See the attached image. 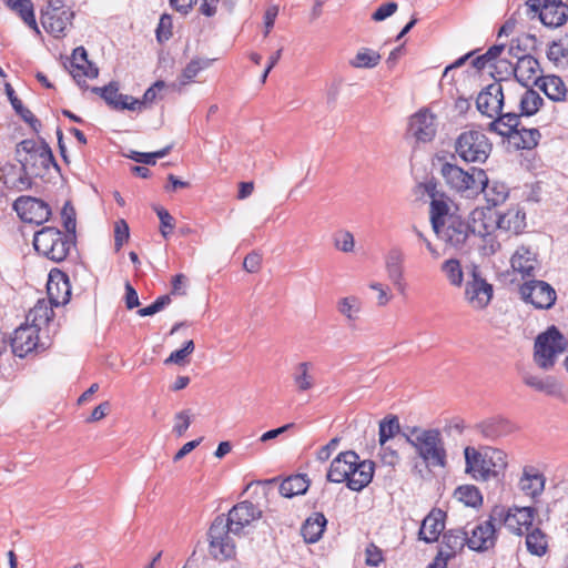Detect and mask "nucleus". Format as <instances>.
I'll use <instances>...</instances> for the list:
<instances>
[{
  "label": "nucleus",
  "mask_w": 568,
  "mask_h": 568,
  "mask_svg": "<svg viewBox=\"0 0 568 568\" xmlns=\"http://www.w3.org/2000/svg\"><path fill=\"white\" fill-rule=\"evenodd\" d=\"M172 36V18L169 14H162L156 28V39L159 42L169 40Z\"/></svg>",
  "instance_id": "obj_61"
},
{
  "label": "nucleus",
  "mask_w": 568,
  "mask_h": 568,
  "mask_svg": "<svg viewBox=\"0 0 568 568\" xmlns=\"http://www.w3.org/2000/svg\"><path fill=\"white\" fill-rule=\"evenodd\" d=\"M536 85L552 101H564L567 95V89L560 77H542Z\"/></svg>",
  "instance_id": "obj_37"
},
{
  "label": "nucleus",
  "mask_w": 568,
  "mask_h": 568,
  "mask_svg": "<svg viewBox=\"0 0 568 568\" xmlns=\"http://www.w3.org/2000/svg\"><path fill=\"white\" fill-rule=\"evenodd\" d=\"M171 150V146H165L164 149L160 150V151H156V152H150V153H142V152H136V151H133L129 158L132 159L133 161L135 162H139V163H143V164H148V165H153L155 164L156 162V159H161V158H164L165 155L169 154Z\"/></svg>",
  "instance_id": "obj_54"
},
{
  "label": "nucleus",
  "mask_w": 568,
  "mask_h": 568,
  "mask_svg": "<svg viewBox=\"0 0 568 568\" xmlns=\"http://www.w3.org/2000/svg\"><path fill=\"white\" fill-rule=\"evenodd\" d=\"M477 429L485 438L494 440L511 434L515 426L507 418L496 416L479 423Z\"/></svg>",
  "instance_id": "obj_28"
},
{
  "label": "nucleus",
  "mask_w": 568,
  "mask_h": 568,
  "mask_svg": "<svg viewBox=\"0 0 568 568\" xmlns=\"http://www.w3.org/2000/svg\"><path fill=\"white\" fill-rule=\"evenodd\" d=\"M499 65H505V71L514 74L516 80L525 88L529 87L530 83L536 84L542 78L539 61L530 54L519 57L515 65L505 59H500L496 61L494 67L498 68Z\"/></svg>",
  "instance_id": "obj_12"
},
{
  "label": "nucleus",
  "mask_w": 568,
  "mask_h": 568,
  "mask_svg": "<svg viewBox=\"0 0 568 568\" xmlns=\"http://www.w3.org/2000/svg\"><path fill=\"white\" fill-rule=\"evenodd\" d=\"M21 146L29 153L30 159H32L34 155H38L43 166H48L49 163L53 161L52 152L45 143H42L36 148V144L32 141H23L21 142Z\"/></svg>",
  "instance_id": "obj_51"
},
{
  "label": "nucleus",
  "mask_w": 568,
  "mask_h": 568,
  "mask_svg": "<svg viewBox=\"0 0 568 568\" xmlns=\"http://www.w3.org/2000/svg\"><path fill=\"white\" fill-rule=\"evenodd\" d=\"M524 301L537 308H550L556 301L555 290L544 281H529L520 286Z\"/></svg>",
  "instance_id": "obj_18"
},
{
  "label": "nucleus",
  "mask_w": 568,
  "mask_h": 568,
  "mask_svg": "<svg viewBox=\"0 0 568 568\" xmlns=\"http://www.w3.org/2000/svg\"><path fill=\"white\" fill-rule=\"evenodd\" d=\"M369 288L377 292V305L378 306H385L389 303L392 300L390 290L388 286L383 285L378 282H372L369 284Z\"/></svg>",
  "instance_id": "obj_64"
},
{
  "label": "nucleus",
  "mask_w": 568,
  "mask_h": 568,
  "mask_svg": "<svg viewBox=\"0 0 568 568\" xmlns=\"http://www.w3.org/2000/svg\"><path fill=\"white\" fill-rule=\"evenodd\" d=\"M469 531L466 529H450L446 531L443 536V545L442 549L446 550V554L449 555V558L454 557L457 551L463 550V548L469 544Z\"/></svg>",
  "instance_id": "obj_38"
},
{
  "label": "nucleus",
  "mask_w": 568,
  "mask_h": 568,
  "mask_svg": "<svg viewBox=\"0 0 568 568\" xmlns=\"http://www.w3.org/2000/svg\"><path fill=\"white\" fill-rule=\"evenodd\" d=\"M493 150L487 135L477 129L462 132L455 141L456 154L467 163H485Z\"/></svg>",
  "instance_id": "obj_4"
},
{
  "label": "nucleus",
  "mask_w": 568,
  "mask_h": 568,
  "mask_svg": "<svg viewBox=\"0 0 568 568\" xmlns=\"http://www.w3.org/2000/svg\"><path fill=\"white\" fill-rule=\"evenodd\" d=\"M61 217H62V222H63V226H64L65 231L69 234L74 235L75 226H77L75 211H74V207L70 204V202H67L63 205L62 211H61Z\"/></svg>",
  "instance_id": "obj_59"
},
{
  "label": "nucleus",
  "mask_w": 568,
  "mask_h": 568,
  "mask_svg": "<svg viewBox=\"0 0 568 568\" xmlns=\"http://www.w3.org/2000/svg\"><path fill=\"white\" fill-rule=\"evenodd\" d=\"M542 103L544 99L539 95V93L532 89H528L527 87L518 102L520 110L518 115H534L538 112Z\"/></svg>",
  "instance_id": "obj_42"
},
{
  "label": "nucleus",
  "mask_w": 568,
  "mask_h": 568,
  "mask_svg": "<svg viewBox=\"0 0 568 568\" xmlns=\"http://www.w3.org/2000/svg\"><path fill=\"white\" fill-rule=\"evenodd\" d=\"M13 209L21 220L28 223L42 224L49 220L51 210L42 200L31 196H20L13 203Z\"/></svg>",
  "instance_id": "obj_16"
},
{
  "label": "nucleus",
  "mask_w": 568,
  "mask_h": 568,
  "mask_svg": "<svg viewBox=\"0 0 568 568\" xmlns=\"http://www.w3.org/2000/svg\"><path fill=\"white\" fill-rule=\"evenodd\" d=\"M327 520L322 513H315L308 517L301 528V534L304 540L308 544H314L322 537Z\"/></svg>",
  "instance_id": "obj_36"
},
{
  "label": "nucleus",
  "mask_w": 568,
  "mask_h": 568,
  "mask_svg": "<svg viewBox=\"0 0 568 568\" xmlns=\"http://www.w3.org/2000/svg\"><path fill=\"white\" fill-rule=\"evenodd\" d=\"M404 253L402 248L392 247L385 255V270L389 281L399 290L403 287L404 277Z\"/></svg>",
  "instance_id": "obj_31"
},
{
  "label": "nucleus",
  "mask_w": 568,
  "mask_h": 568,
  "mask_svg": "<svg viewBox=\"0 0 568 568\" xmlns=\"http://www.w3.org/2000/svg\"><path fill=\"white\" fill-rule=\"evenodd\" d=\"M489 130L507 136L509 142L518 150L534 149L541 138L537 129H519V115L513 110L490 122Z\"/></svg>",
  "instance_id": "obj_3"
},
{
  "label": "nucleus",
  "mask_w": 568,
  "mask_h": 568,
  "mask_svg": "<svg viewBox=\"0 0 568 568\" xmlns=\"http://www.w3.org/2000/svg\"><path fill=\"white\" fill-rule=\"evenodd\" d=\"M71 240L55 227L45 226L33 237L36 251L53 262L63 261L71 247Z\"/></svg>",
  "instance_id": "obj_5"
},
{
  "label": "nucleus",
  "mask_w": 568,
  "mask_h": 568,
  "mask_svg": "<svg viewBox=\"0 0 568 568\" xmlns=\"http://www.w3.org/2000/svg\"><path fill=\"white\" fill-rule=\"evenodd\" d=\"M231 534L224 516H217L209 530L210 554L214 558L225 560L235 555V544Z\"/></svg>",
  "instance_id": "obj_11"
},
{
  "label": "nucleus",
  "mask_w": 568,
  "mask_h": 568,
  "mask_svg": "<svg viewBox=\"0 0 568 568\" xmlns=\"http://www.w3.org/2000/svg\"><path fill=\"white\" fill-rule=\"evenodd\" d=\"M9 8L16 11L26 24L39 32L33 12V4L30 0H16L14 2L10 3Z\"/></svg>",
  "instance_id": "obj_46"
},
{
  "label": "nucleus",
  "mask_w": 568,
  "mask_h": 568,
  "mask_svg": "<svg viewBox=\"0 0 568 568\" xmlns=\"http://www.w3.org/2000/svg\"><path fill=\"white\" fill-rule=\"evenodd\" d=\"M536 256V252L531 251L530 247L524 245L519 246L510 260L513 270L521 274L524 278L535 276L537 266Z\"/></svg>",
  "instance_id": "obj_29"
},
{
  "label": "nucleus",
  "mask_w": 568,
  "mask_h": 568,
  "mask_svg": "<svg viewBox=\"0 0 568 568\" xmlns=\"http://www.w3.org/2000/svg\"><path fill=\"white\" fill-rule=\"evenodd\" d=\"M12 106L16 110V112L27 122L29 123L32 129L37 130V125H40L39 120L32 114V112L24 108L21 100L18 98L12 99Z\"/></svg>",
  "instance_id": "obj_62"
},
{
  "label": "nucleus",
  "mask_w": 568,
  "mask_h": 568,
  "mask_svg": "<svg viewBox=\"0 0 568 568\" xmlns=\"http://www.w3.org/2000/svg\"><path fill=\"white\" fill-rule=\"evenodd\" d=\"M535 509L531 507H510L495 506L491 509V519L497 524L504 525L510 532L523 535L528 531L532 525Z\"/></svg>",
  "instance_id": "obj_8"
},
{
  "label": "nucleus",
  "mask_w": 568,
  "mask_h": 568,
  "mask_svg": "<svg viewBox=\"0 0 568 568\" xmlns=\"http://www.w3.org/2000/svg\"><path fill=\"white\" fill-rule=\"evenodd\" d=\"M48 300L41 298L37 304L29 311L27 321L29 325L36 326L41 329L42 326L48 325L53 316V307Z\"/></svg>",
  "instance_id": "obj_35"
},
{
  "label": "nucleus",
  "mask_w": 568,
  "mask_h": 568,
  "mask_svg": "<svg viewBox=\"0 0 568 568\" xmlns=\"http://www.w3.org/2000/svg\"><path fill=\"white\" fill-rule=\"evenodd\" d=\"M334 245L337 250L349 253L354 251L355 240L351 232L342 231L336 234L334 239Z\"/></svg>",
  "instance_id": "obj_58"
},
{
  "label": "nucleus",
  "mask_w": 568,
  "mask_h": 568,
  "mask_svg": "<svg viewBox=\"0 0 568 568\" xmlns=\"http://www.w3.org/2000/svg\"><path fill=\"white\" fill-rule=\"evenodd\" d=\"M310 487L305 475L297 474L285 478L280 485V494L285 498L304 495Z\"/></svg>",
  "instance_id": "obj_39"
},
{
  "label": "nucleus",
  "mask_w": 568,
  "mask_h": 568,
  "mask_svg": "<svg viewBox=\"0 0 568 568\" xmlns=\"http://www.w3.org/2000/svg\"><path fill=\"white\" fill-rule=\"evenodd\" d=\"M374 471L375 463L373 460L364 459L361 464H357V470L348 480V489L353 491H362L372 483Z\"/></svg>",
  "instance_id": "obj_34"
},
{
  "label": "nucleus",
  "mask_w": 568,
  "mask_h": 568,
  "mask_svg": "<svg viewBox=\"0 0 568 568\" xmlns=\"http://www.w3.org/2000/svg\"><path fill=\"white\" fill-rule=\"evenodd\" d=\"M91 91L100 95L108 105L115 110L135 111V106L139 104L133 97L120 93L119 85L115 82H110L103 88L93 87Z\"/></svg>",
  "instance_id": "obj_24"
},
{
  "label": "nucleus",
  "mask_w": 568,
  "mask_h": 568,
  "mask_svg": "<svg viewBox=\"0 0 568 568\" xmlns=\"http://www.w3.org/2000/svg\"><path fill=\"white\" fill-rule=\"evenodd\" d=\"M565 347L564 336L552 326L536 338L534 359L540 368L548 371L552 368L557 356L565 351Z\"/></svg>",
  "instance_id": "obj_7"
},
{
  "label": "nucleus",
  "mask_w": 568,
  "mask_h": 568,
  "mask_svg": "<svg viewBox=\"0 0 568 568\" xmlns=\"http://www.w3.org/2000/svg\"><path fill=\"white\" fill-rule=\"evenodd\" d=\"M292 378L297 392L312 389L316 384L313 363L301 362L296 364L292 373Z\"/></svg>",
  "instance_id": "obj_33"
},
{
  "label": "nucleus",
  "mask_w": 568,
  "mask_h": 568,
  "mask_svg": "<svg viewBox=\"0 0 568 568\" xmlns=\"http://www.w3.org/2000/svg\"><path fill=\"white\" fill-rule=\"evenodd\" d=\"M408 130L418 141H430L436 133L433 114L427 110L418 111L410 118Z\"/></svg>",
  "instance_id": "obj_25"
},
{
  "label": "nucleus",
  "mask_w": 568,
  "mask_h": 568,
  "mask_svg": "<svg viewBox=\"0 0 568 568\" xmlns=\"http://www.w3.org/2000/svg\"><path fill=\"white\" fill-rule=\"evenodd\" d=\"M442 270L453 286L459 287L463 284L464 273L458 260L450 258L445 261L442 265Z\"/></svg>",
  "instance_id": "obj_49"
},
{
  "label": "nucleus",
  "mask_w": 568,
  "mask_h": 568,
  "mask_svg": "<svg viewBox=\"0 0 568 568\" xmlns=\"http://www.w3.org/2000/svg\"><path fill=\"white\" fill-rule=\"evenodd\" d=\"M400 430L399 420L396 416H388L379 422L378 442L384 446Z\"/></svg>",
  "instance_id": "obj_48"
},
{
  "label": "nucleus",
  "mask_w": 568,
  "mask_h": 568,
  "mask_svg": "<svg viewBox=\"0 0 568 568\" xmlns=\"http://www.w3.org/2000/svg\"><path fill=\"white\" fill-rule=\"evenodd\" d=\"M155 212L160 220V232L163 237L168 239L175 226L174 217L163 207H155Z\"/></svg>",
  "instance_id": "obj_56"
},
{
  "label": "nucleus",
  "mask_w": 568,
  "mask_h": 568,
  "mask_svg": "<svg viewBox=\"0 0 568 568\" xmlns=\"http://www.w3.org/2000/svg\"><path fill=\"white\" fill-rule=\"evenodd\" d=\"M523 382L528 387L549 396H560L562 394L561 384L552 376L540 377L538 375L526 373L523 376Z\"/></svg>",
  "instance_id": "obj_32"
},
{
  "label": "nucleus",
  "mask_w": 568,
  "mask_h": 568,
  "mask_svg": "<svg viewBox=\"0 0 568 568\" xmlns=\"http://www.w3.org/2000/svg\"><path fill=\"white\" fill-rule=\"evenodd\" d=\"M398 9L396 2H386L379 6L372 14V19L376 22L384 21L388 17L393 16Z\"/></svg>",
  "instance_id": "obj_63"
},
{
  "label": "nucleus",
  "mask_w": 568,
  "mask_h": 568,
  "mask_svg": "<svg viewBox=\"0 0 568 568\" xmlns=\"http://www.w3.org/2000/svg\"><path fill=\"white\" fill-rule=\"evenodd\" d=\"M358 455L353 450L339 453L331 463L327 471V480L336 484L344 483L348 478L347 470L355 466Z\"/></svg>",
  "instance_id": "obj_26"
},
{
  "label": "nucleus",
  "mask_w": 568,
  "mask_h": 568,
  "mask_svg": "<svg viewBox=\"0 0 568 568\" xmlns=\"http://www.w3.org/2000/svg\"><path fill=\"white\" fill-rule=\"evenodd\" d=\"M496 524L497 520L491 519L490 514L487 520L479 523L471 528H466V530L469 531L468 547L476 551H485L491 548L496 541Z\"/></svg>",
  "instance_id": "obj_20"
},
{
  "label": "nucleus",
  "mask_w": 568,
  "mask_h": 568,
  "mask_svg": "<svg viewBox=\"0 0 568 568\" xmlns=\"http://www.w3.org/2000/svg\"><path fill=\"white\" fill-rule=\"evenodd\" d=\"M470 276L465 286V300L473 308L483 310L493 298V285L481 277L476 266Z\"/></svg>",
  "instance_id": "obj_13"
},
{
  "label": "nucleus",
  "mask_w": 568,
  "mask_h": 568,
  "mask_svg": "<svg viewBox=\"0 0 568 568\" xmlns=\"http://www.w3.org/2000/svg\"><path fill=\"white\" fill-rule=\"evenodd\" d=\"M70 74L81 88H88L85 78L95 79L99 74L98 68L88 60L87 50L78 47L73 50L70 60Z\"/></svg>",
  "instance_id": "obj_21"
},
{
  "label": "nucleus",
  "mask_w": 568,
  "mask_h": 568,
  "mask_svg": "<svg viewBox=\"0 0 568 568\" xmlns=\"http://www.w3.org/2000/svg\"><path fill=\"white\" fill-rule=\"evenodd\" d=\"M480 169L471 168L466 171L455 163L444 162L440 166V174L446 185L454 192L465 197H473L478 194Z\"/></svg>",
  "instance_id": "obj_6"
},
{
  "label": "nucleus",
  "mask_w": 568,
  "mask_h": 568,
  "mask_svg": "<svg viewBox=\"0 0 568 568\" xmlns=\"http://www.w3.org/2000/svg\"><path fill=\"white\" fill-rule=\"evenodd\" d=\"M548 59L556 65H565L568 63V38L554 41L547 51Z\"/></svg>",
  "instance_id": "obj_47"
},
{
  "label": "nucleus",
  "mask_w": 568,
  "mask_h": 568,
  "mask_svg": "<svg viewBox=\"0 0 568 568\" xmlns=\"http://www.w3.org/2000/svg\"><path fill=\"white\" fill-rule=\"evenodd\" d=\"M428 467L446 466V449L439 430L412 428L403 434Z\"/></svg>",
  "instance_id": "obj_2"
},
{
  "label": "nucleus",
  "mask_w": 568,
  "mask_h": 568,
  "mask_svg": "<svg viewBox=\"0 0 568 568\" xmlns=\"http://www.w3.org/2000/svg\"><path fill=\"white\" fill-rule=\"evenodd\" d=\"M73 12L67 8L62 0H49L41 12V23L48 33L55 38L63 37L71 26Z\"/></svg>",
  "instance_id": "obj_10"
},
{
  "label": "nucleus",
  "mask_w": 568,
  "mask_h": 568,
  "mask_svg": "<svg viewBox=\"0 0 568 568\" xmlns=\"http://www.w3.org/2000/svg\"><path fill=\"white\" fill-rule=\"evenodd\" d=\"M48 301L54 306L64 305L70 301L71 285L68 276L60 272H51L47 283Z\"/></svg>",
  "instance_id": "obj_22"
},
{
  "label": "nucleus",
  "mask_w": 568,
  "mask_h": 568,
  "mask_svg": "<svg viewBox=\"0 0 568 568\" xmlns=\"http://www.w3.org/2000/svg\"><path fill=\"white\" fill-rule=\"evenodd\" d=\"M448 211L449 206L445 201L434 199L430 202V222L433 230L438 229L445 223L447 217H450L452 214H449Z\"/></svg>",
  "instance_id": "obj_50"
},
{
  "label": "nucleus",
  "mask_w": 568,
  "mask_h": 568,
  "mask_svg": "<svg viewBox=\"0 0 568 568\" xmlns=\"http://www.w3.org/2000/svg\"><path fill=\"white\" fill-rule=\"evenodd\" d=\"M477 174L479 176L478 194L483 193L485 200L491 206L503 204L509 195L508 186L504 182L497 180H488L484 170H479Z\"/></svg>",
  "instance_id": "obj_23"
},
{
  "label": "nucleus",
  "mask_w": 568,
  "mask_h": 568,
  "mask_svg": "<svg viewBox=\"0 0 568 568\" xmlns=\"http://www.w3.org/2000/svg\"><path fill=\"white\" fill-rule=\"evenodd\" d=\"M436 235L446 244L462 248L467 239L471 234L470 226L458 215H450L447 217L438 229H435ZM475 231H473L474 233Z\"/></svg>",
  "instance_id": "obj_14"
},
{
  "label": "nucleus",
  "mask_w": 568,
  "mask_h": 568,
  "mask_svg": "<svg viewBox=\"0 0 568 568\" xmlns=\"http://www.w3.org/2000/svg\"><path fill=\"white\" fill-rule=\"evenodd\" d=\"M194 342L192 339L186 341L183 347L172 352L164 363L184 365L186 363V357L194 352Z\"/></svg>",
  "instance_id": "obj_53"
},
{
  "label": "nucleus",
  "mask_w": 568,
  "mask_h": 568,
  "mask_svg": "<svg viewBox=\"0 0 568 568\" xmlns=\"http://www.w3.org/2000/svg\"><path fill=\"white\" fill-rule=\"evenodd\" d=\"M210 65V60L205 59H192L184 68L181 74V84L184 85L192 81L200 71L206 69Z\"/></svg>",
  "instance_id": "obj_52"
},
{
  "label": "nucleus",
  "mask_w": 568,
  "mask_h": 568,
  "mask_svg": "<svg viewBox=\"0 0 568 568\" xmlns=\"http://www.w3.org/2000/svg\"><path fill=\"white\" fill-rule=\"evenodd\" d=\"M478 111L488 118H500L505 106L503 85L494 82L480 91L476 100Z\"/></svg>",
  "instance_id": "obj_15"
},
{
  "label": "nucleus",
  "mask_w": 568,
  "mask_h": 568,
  "mask_svg": "<svg viewBox=\"0 0 568 568\" xmlns=\"http://www.w3.org/2000/svg\"><path fill=\"white\" fill-rule=\"evenodd\" d=\"M165 87L163 81H156L153 85H151L143 94L142 99H135L139 104L135 106V111H140L145 108L148 104H151L156 99L158 92L161 91Z\"/></svg>",
  "instance_id": "obj_55"
},
{
  "label": "nucleus",
  "mask_w": 568,
  "mask_h": 568,
  "mask_svg": "<svg viewBox=\"0 0 568 568\" xmlns=\"http://www.w3.org/2000/svg\"><path fill=\"white\" fill-rule=\"evenodd\" d=\"M192 423L190 409H184L175 414L173 433L181 437L187 430Z\"/></svg>",
  "instance_id": "obj_57"
},
{
  "label": "nucleus",
  "mask_w": 568,
  "mask_h": 568,
  "mask_svg": "<svg viewBox=\"0 0 568 568\" xmlns=\"http://www.w3.org/2000/svg\"><path fill=\"white\" fill-rule=\"evenodd\" d=\"M382 55L374 49L359 48L348 64L354 69H374L379 64Z\"/></svg>",
  "instance_id": "obj_40"
},
{
  "label": "nucleus",
  "mask_w": 568,
  "mask_h": 568,
  "mask_svg": "<svg viewBox=\"0 0 568 568\" xmlns=\"http://www.w3.org/2000/svg\"><path fill=\"white\" fill-rule=\"evenodd\" d=\"M454 496L466 506L477 507L483 503L479 489L474 485H464L456 488Z\"/></svg>",
  "instance_id": "obj_45"
},
{
  "label": "nucleus",
  "mask_w": 568,
  "mask_h": 568,
  "mask_svg": "<svg viewBox=\"0 0 568 568\" xmlns=\"http://www.w3.org/2000/svg\"><path fill=\"white\" fill-rule=\"evenodd\" d=\"M39 332L40 329L28 323L16 328L10 339L12 353L18 357H24L32 351H37L40 346Z\"/></svg>",
  "instance_id": "obj_19"
},
{
  "label": "nucleus",
  "mask_w": 568,
  "mask_h": 568,
  "mask_svg": "<svg viewBox=\"0 0 568 568\" xmlns=\"http://www.w3.org/2000/svg\"><path fill=\"white\" fill-rule=\"evenodd\" d=\"M261 516L262 510L260 508L251 501L244 500L232 507L227 518H225V524H227V528L233 535H240L245 527L260 519Z\"/></svg>",
  "instance_id": "obj_17"
},
{
  "label": "nucleus",
  "mask_w": 568,
  "mask_h": 568,
  "mask_svg": "<svg viewBox=\"0 0 568 568\" xmlns=\"http://www.w3.org/2000/svg\"><path fill=\"white\" fill-rule=\"evenodd\" d=\"M445 529V513L440 509H433L423 520L418 536L427 544L437 541Z\"/></svg>",
  "instance_id": "obj_27"
},
{
  "label": "nucleus",
  "mask_w": 568,
  "mask_h": 568,
  "mask_svg": "<svg viewBox=\"0 0 568 568\" xmlns=\"http://www.w3.org/2000/svg\"><path fill=\"white\" fill-rule=\"evenodd\" d=\"M130 230L124 220H119L114 226V246L115 251H120L123 244L129 240Z\"/></svg>",
  "instance_id": "obj_60"
},
{
  "label": "nucleus",
  "mask_w": 568,
  "mask_h": 568,
  "mask_svg": "<svg viewBox=\"0 0 568 568\" xmlns=\"http://www.w3.org/2000/svg\"><path fill=\"white\" fill-rule=\"evenodd\" d=\"M527 550L535 556H542L547 551V538L546 535L539 529L534 528L527 531L526 536Z\"/></svg>",
  "instance_id": "obj_44"
},
{
  "label": "nucleus",
  "mask_w": 568,
  "mask_h": 568,
  "mask_svg": "<svg viewBox=\"0 0 568 568\" xmlns=\"http://www.w3.org/2000/svg\"><path fill=\"white\" fill-rule=\"evenodd\" d=\"M545 487V479L542 475L534 473L531 474L527 469L524 470V474L519 480V488L527 496L536 497L541 494Z\"/></svg>",
  "instance_id": "obj_41"
},
{
  "label": "nucleus",
  "mask_w": 568,
  "mask_h": 568,
  "mask_svg": "<svg viewBox=\"0 0 568 568\" xmlns=\"http://www.w3.org/2000/svg\"><path fill=\"white\" fill-rule=\"evenodd\" d=\"M337 311L348 322H355L362 311V302L354 295L342 297L337 302Z\"/></svg>",
  "instance_id": "obj_43"
},
{
  "label": "nucleus",
  "mask_w": 568,
  "mask_h": 568,
  "mask_svg": "<svg viewBox=\"0 0 568 568\" xmlns=\"http://www.w3.org/2000/svg\"><path fill=\"white\" fill-rule=\"evenodd\" d=\"M465 471L476 480H488L499 476L507 467V454L498 448L487 447L483 452L467 446L464 449Z\"/></svg>",
  "instance_id": "obj_1"
},
{
  "label": "nucleus",
  "mask_w": 568,
  "mask_h": 568,
  "mask_svg": "<svg viewBox=\"0 0 568 568\" xmlns=\"http://www.w3.org/2000/svg\"><path fill=\"white\" fill-rule=\"evenodd\" d=\"M526 7L548 28L561 27L568 19V6L562 0H526Z\"/></svg>",
  "instance_id": "obj_9"
},
{
  "label": "nucleus",
  "mask_w": 568,
  "mask_h": 568,
  "mask_svg": "<svg viewBox=\"0 0 568 568\" xmlns=\"http://www.w3.org/2000/svg\"><path fill=\"white\" fill-rule=\"evenodd\" d=\"M497 230L511 234H519L526 227V214L519 207H511L496 219Z\"/></svg>",
  "instance_id": "obj_30"
}]
</instances>
